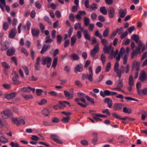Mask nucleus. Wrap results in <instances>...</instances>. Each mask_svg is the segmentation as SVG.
I'll return each mask as SVG.
<instances>
[{
	"mask_svg": "<svg viewBox=\"0 0 147 147\" xmlns=\"http://www.w3.org/2000/svg\"><path fill=\"white\" fill-rule=\"evenodd\" d=\"M11 120L12 122L16 124L17 126H18L19 125V122L17 118H13L11 119Z\"/></svg>",
	"mask_w": 147,
	"mask_h": 147,
	"instance_id": "nucleus-48",
	"label": "nucleus"
},
{
	"mask_svg": "<svg viewBox=\"0 0 147 147\" xmlns=\"http://www.w3.org/2000/svg\"><path fill=\"white\" fill-rule=\"evenodd\" d=\"M13 76L12 78V80L14 82V84L18 85L20 83V82L18 80L19 78L18 74L16 73V72L13 71Z\"/></svg>",
	"mask_w": 147,
	"mask_h": 147,
	"instance_id": "nucleus-10",
	"label": "nucleus"
},
{
	"mask_svg": "<svg viewBox=\"0 0 147 147\" xmlns=\"http://www.w3.org/2000/svg\"><path fill=\"white\" fill-rule=\"evenodd\" d=\"M129 70V66L128 64H127L125 66L123 65H121L120 67L119 71H120V74H118L117 75L119 77V79H120L122 74H123L124 72L125 73L127 74L128 73Z\"/></svg>",
	"mask_w": 147,
	"mask_h": 147,
	"instance_id": "nucleus-1",
	"label": "nucleus"
},
{
	"mask_svg": "<svg viewBox=\"0 0 147 147\" xmlns=\"http://www.w3.org/2000/svg\"><path fill=\"white\" fill-rule=\"evenodd\" d=\"M64 94L65 96L67 98H68L69 99H71L73 97V93H69L68 91H64Z\"/></svg>",
	"mask_w": 147,
	"mask_h": 147,
	"instance_id": "nucleus-28",
	"label": "nucleus"
},
{
	"mask_svg": "<svg viewBox=\"0 0 147 147\" xmlns=\"http://www.w3.org/2000/svg\"><path fill=\"white\" fill-rule=\"evenodd\" d=\"M50 61H52V59L50 57H43L42 58L41 63L43 65H45Z\"/></svg>",
	"mask_w": 147,
	"mask_h": 147,
	"instance_id": "nucleus-16",
	"label": "nucleus"
},
{
	"mask_svg": "<svg viewBox=\"0 0 147 147\" xmlns=\"http://www.w3.org/2000/svg\"><path fill=\"white\" fill-rule=\"evenodd\" d=\"M123 111L125 113H127L128 114L131 113L132 112V111L131 109H127V108L125 107L123 108Z\"/></svg>",
	"mask_w": 147,
	"mask_h": 147,
	"instance_id": "nucleus-37",
	"label": "nucleus"
},
{
	"mask_svg": "<svg viewBox=\"0 0 147 147\" xmlns=\"http://www.w3.org/2000/svg\"><path fill=\"white\" fill-rule=\"evenodd\" d=\"M50 45L45 44L42 49L41 50L40 52L41 54H42L45 53L47 51L48 49L50 48Z\"/></svg>",
	"mask_w": 147,
	"mask_h": 147,
	"instance_id": "nucleus-23",
	"label": "nucleus"
},
{
	"mask_svg": "<svg viewBox=\"0 0 147 147\" xmlns=\"http://www.w3.org/2000/svg\"><path fill=\"white\" fill-rule=\"evenodd\" d=\"M123 86V84L121 80H119V82L117 84V87L115 88L114 89L115 90L121 91L124 93V92L121 89Z\"/></svg>",
	"mask_w": 147,
	"mask_h": 147,
	"instance_id": "nucleus-18",
	"label": "nucleus"
},
{
	"mask_svg": "<svg viewBox=\"0 0 147 147\" xmlns=\"http://www.w3.org/2000/svg\"><path fill=\"white\" fill-rule=\"evenodd\" d=\"M22 96L26 100H27L29 99H32L33 98L31 94H23Z\"/></svg>",
	"mask_w": 147,
	"mask_h": 147,
	"instance_id": "nucleus-42",
	"label": "nucleus"
},
{
	"mask_svg": "<svg viewBox=\"0 0 147 147\" xmlns=\"http://www.w3.org/2000/svg\"><path fill=\"white\" fill-rule=\"evenodd\" d=\"M123 32V29L122 27H120L119 28H117L116 30V32L118 33L119 35L121 34Z\"/></svg>",
	"mask_w": 147,
	"mask_h": 147,
	"instance_id": "nucleus-51",
	"label": "nucleus"
},
{
	"mask_svg": "<svg viewBox=\"0 0 147 147\" xmlns=\"http://www.w3.org/2000/svg\"><path fill=\"white\" fill-rule=\"evenodd\" d=\"M89 74H86V78L90 82L93 81V73L92 69V67L90 66L88 69Z\"/></svg>",
	"mask_w": 147,
	"mask_h": 147,
	"instance_id": "nucleus-8",
	"label": "nucleus"
},
{
	"mask_svg": "<svg viewBox=\"0 0 147 147\" xmlns=\"http://www.w3.org/2000/svg\"><path fill=\"white\" fill-rule=\"evenodd\" d=\"M53 108L55 110L60 109H61V106L59 104L53 106Z\"/></svg>",
	"mask_w": 147,
	"mask_h": 147,
	"instance_id": "nucleus-59",
	"label": "nucleus"
},
{
	"mask_svg": "<svg viewBox=\"0 0 147 147\" xmlns=\"http://www.w3.org/2000/svg\"><path fill=\"white\" fill-rule=\"evenodd\" d=\"M101 60L103 64H104V63L105 61V55L102 54H101L100 56Z\"/></svg>",
	"mask_w": 147,
	"mask_h": 147,
	"instance_id": "nucleus-57",
	"label": "nucleus"
},
{
	"mask_svg": "<svg viewBox=\"0 0 147 147\" xmlns=\"http://www.w3.org/2000/svg\"><path fill=\"white\" fill-rule=\"evenodd\" d=\"M16 51L15 49L13 47L7 50V51L6 54L8 56H11L13 55Z\"/></svg>",
	"mask_w": 147,
	"mask_h": 147,
	"instance_id": "nucleus-19",
	"label": "nucleus"
},
{
	"mask_svg": "<svg viewBox=\"0 0 147 147\" xmlns=\"http://www.w3.org/2000/svg\"><path fill=\"white\" fill-rule=\"evenodd\" d=\"M2 66L5 69H8L10 67V66L5 62H3L1 63Z\"/></svg>",
	"mask_w": 147,
	"mask_h": 147,
	"instance_id": "nucleus-38",
	"label": "nucleus"
},
{
	"mask_svg": "<svg viewBox=\"0 0 147 147\" xmlns=\"http://www.w3.org/2000/svg\"><path fill=\"white\" fill-rule=\"evenodd\" d=\"M119 65V63L117 62H115L114 65V71L116 72L117 75L120 73V71H119L120 69H118Z\"/></svg>",
	"mask_w": 147,
	"mask_h": 147,
	"instance_id": "nucleus-25",
	"label": "nucleus"
},
{
	"mask_svg": "<svg viewBox=\"0 0 147 147\" xmlns=\"http://www.w3.org/2000/svg\"><path fill=\"white\" fill-rule=\"evenodd\" d=\"M123 105L121 103H116L114 105L113 109L114 110H119L122 109V106Z\"/></svg>",
	"mask_w": 147,
	"mask_h": 147,
	"instance_id": "nucleus-20",
	"label": "nucleus"
},
{
	"mask_svg": "<svg viewBox=\"0 0 147 147\" xmlns=\"http://www.w3.org/2000/svg\"><path fill=\"white\" fill-rule=\"evenodd\" d=\"M99 44H97L96 45H94V48L91 50L90 52V55L94 59H96L97 58L95 57V55L99 51Z\"/></svg>",
	"mask_w": 147,
	"mask_h": 147,
	"instance_id": "nucleus-4",
	"label": "nucleus"
},
{
	"mask_svg": "<svg viewBox=\"0 0 147 147\" xmlns=\"http://www.w3.org/2000/svg\"><path fill=\"white\" fill-rule=\"evenodd\" d=\"M84 24L86 26H88L89 24L90 20L89 19L86 17H85L84 18Z\"/></svg>",
	"mask_w": 147,
	"mask_h": 147,
	"instance_id": "nucleus-35",
	"label": "nucleus"
},
{
	"mask_svg": "<svg viewBox=\"0 0 147 147\" xmlns=\"http://www.w3.org/2000/svg\"><path fill=\"white\" fill-rule=\"evenodd\" d=\"M94 35L96 37H99L101 40V42L102 44L104 45V46L107 45L108 43L107 40L105 39H102V36L101 34L99 33L98 30H97L95 32Z\"/></svg>",
	"mask_w": 147,
	"mask_h": 147,
	"instance_id": "nucleus-7",
	"label": "nucleus"
},
{
	"mask_svg": "<svg viewBox=\"0 0 147 147\" xmlns=\"http://www.w3.org/2000/svg\"><path fill=\"white\" fill-rule=\"evenodd\" d=\"M1 115L3 119H7L12 117L13 114L10 110L6 109L1 112Z\"/></svg>",
	"mask_w": 147,
	"mask_h": 147,
	"instance_id": "nucleus-2",
	"label": "nucleus"
},
{
	"mask_svg": "<svg viewBox=\"0 0 147 147\" xmlns=\"http://www.w3.org/2000/svg\"><path fill=\"white\" fill-rule=\"evenodd\" d=\"M104 102L105 103H107L108 105V107L111 108L112 107V100L108 98H105L104 100Z\"/></svg>",
	"mask_w": 147,
	"mask_h": 147,
	"instance_id": "nucleus-26",
	"label": "nucleus"
},
{
	"mask_svg": "<svg viewBox=\"0 0 147 147\" xmlns=\"http://www.w3.org/2000/svg\"><path fill=\"white\" fill-rule=\"evenodd\" d=\"M127 56H128V55H127V54H125L123 56V64H124L125 65L127 63Z\"/></svg>",
	"mask_w": 147,
	"mask_h": 147,
	"instance_id": "nucleus-52",
	"label": "nucleus"
},
{
	"mask_svg": "<svg viewBox=\"0 0 147 147\" xmlns=\"http://www.w3.org/2000/svg\"><path fill=\"white\" fill-rule=\"evenodd\" d=\"M98 5L95 3H93L92 5L89 8L91 11L92 10H95L98 8Z\"/></svg>",
	"mask_w": 147,
	"mask_h": 147,
	"instance_id": "nucleus-31",
	"label": "nucleus"
},
{
	"mask_svg": "<svg viewBox=\"0 0 147 147\" xmlns=\"http://www.w3.org/2000/svg\"><path fill=\"white\" fill-rule=\"evenodd\" d=\"M116 97L117 98L121 99V101L122 102H124V98L127 101H130L131 100L135 101H139V100L138 99L133 98L130 97H124L123 96L122 94H118L117 96H116Z\"/></svg>",
	"mask_w": 147,
	"mask_h": 147,
	"instance_id": "nucleus-5",
	"label": "nucleus"
},
{
	"mask_svg": "<svg viewBox=\"0 0 147 147\" xmlns=\"http://www.w3.org/2000/svg\"><path fill=\"white\" fill-rule=\"evenodd\" d=\"M50 136L51 139L57 143L61 144L63 143L62 141L57 138L59 137L58 135L56 134H51Z\"/></svg>",
	"mask_w": 147,
	"mask_h": 147,
	"instance_id": "nucleus-13",
	"label": "nucleus"
},
{
	"mask_svg": "<svg viewBox=\"0 0 147 147\" xmlns=\"http://www.w3.org/2000/svg\"><path fill=\"white\" fill-rule=\"evenodd\" d=\"M70 44V41L69 39H67L65 40L64 45V47L65 48H66L68 47Z\"/></svg>",
	"mask_w": 147,
	"mask_h": 147,
	"instance_id": "nucleus-54",
	"label": "nucleus"
},
{
	"mask_svg": "<svg viewBox=\"0 0 147 147\" xmlns=\"http://www.w3.org/2000/svg\"><path fill=\"white\" fill-rule=\"evenodd\" d=\"M69 17L70 20L72 22L75 21V17L73 14L70 13L69 15Z\"/></svg>",
	"mask_w": 147,
	"mask_h": 147,
	"instance_id": "nucleus-62",
	"label": "nucleus"
},
{
	"mask_svg": "<svg viewBox=\"0 0 147 147\" xmlns=\"http://www.w3.org/2000/svg\"><path fill=\"white\" fill-rule=\"evenodd\" d=\"M58 59L57 57L54 58L53 62L52 67L55 68L57 64Z\"/></svg>",
	"mask_w": 147,
	"mask_h": 147,
	"instance_id": "nucleus-41",
	"label": "nucleus"
},
{
	"mask_svg": "<svg viewBox=\"0 0 147 147\" xmlns=\"http://www.w3.org/2000/svg\"><path fill=\"white\" fill-rule=\"evenodd\" d=\"M102 68L101 66H98L96 69H95V73L96 74H98L101 70Z\"/></svg>",
	"mask_w": 147,
	"mask_h": 147,
	"instance_id": "nucleus-56",
	"label": "nucleus"
},
{
	"mask_svg": "<svg viewBox=\"0 0 147 147\" xmlns=\"http://www.w3.org/2000/svg\"><path fill=\"white\" fill-rule=\"evenodd\" d=\"M111 63L110 62H109L107 64V65L106 67V71L108 72L109 71L111 68Z\"/></svg>",
	"mask_w": 147,
	"mask_h": 147,
	"instance_id": "nucleus-60",
	"label": "nucleus"
},
{
	"mask_svg": "<svg viewBox=\"0 0 147 147\" xmlns=\"http://www.w3.org/2000/svg\"><path fill=\"white\" fill-rule=\"evenodd\" d=\"M40 61L41 59L40 57H38L36 59V63L34 65V69L36 71L39 70L40 69Z\"/></svg>",
	"mask_w": 147,
	"mask_h": 147,
	"instance_id": "nucleus-9",
	"label": "nucleus"
},
{
	"mask_svg": "<svg viewBox=\"0 0 147 147\" xmlns=\"http://www.w3.org/2000/svg\"><path fill=\"white\" fill-rule=\"evenodd\" d=\"M81 26V24L80 23H76L74 26V29L76 30L78 29V28H80Z\"/></svg>",
	"mask_w": 147,
	"mask_h": 147,
	"instance_id": "nucleus-58",
	"label": "nucleus"
},
{
	"mask_svg": "<svg viewBox=\"0 0 147 147\" xmlns=\"http://www.w3.org/2000/svg\"><path fill=\"white\" fill-rule=\"evenodd\" d=\"M131 38L134 40L136 43H138L139 40V36L137 35L133 34L131 37Z\"/></svg>",
	"mask_w": 147,
	"mask_h": 147,
	"instance_id": "nucleus-36",
	"label": "nucleus"
},
{
	"mask_svg": "<svg viewBox=\"0 0 147 147\" xmlns=\"http://www.w3.org/2000/svg\"><path fill=\"white\" fill-rule=\"evenodd\" d=\"M83 70V66L82 64L77 65L74 67V71L75 73L78 72H81Z\"/></svg>",
	"mask_w": 147,
	"mask_h": 147,
	"instance_id": "nucleus-12",
	"label": "nucleus"
},
{
	"mask_svg": "<svg viewBox=\"0 0 147 147\" xmlns=\"http://www.w3.org/2000/svg\"><path fill=\"white\" fill-rule=\"evenodd\" d=\"M100 10L101 13L103 15H105L107 14V10L105 7L102 6L100 7Z\"/></svg>",
	"mask_w": 147,
	"mask_h": 147,
	"instance_id": "nucleus-29",
	"label": "nucleus"
},
{
	"mask_svg": "<svg viewBox=\"0 0 147 147\" xmlns=\"http://www.w3.org/2000/svg\"><path fill=\"white\" fill-rule=\"evenodd\" d=\"M9 24L7 22H5L3 26V29L4 30H7L9 28Z\"/></svg>",
	"mask_w": 147,
	"mask_h": 147,
	"instance_id": "nucleus-49",
	"label": "nucleus"
},
{
	"mask_svg": "<svg viewBox=\"0 0 147 147\" xmlns=\"http://www.w3.org/2000/svg\"><path fill=\"white\" fill-rule=\"evenodd\" d=\"M109 30L107 28H106L103 31V36L105 37H107L109 35Z\"/></svg>",
	"mask_w": 147,
	"mask_h": 147,
	"instance_id": "nucleus-44",
	"label": "nucleus"
},
{
	"mask_svg": "<svg viewBox=\"0 0 147 147\" xmlns=\"http://www.w3.org/2000/svg\"><path fill=\"white\" fill-rule=\"evenodd\" d=\"M70 57V58H72L74 60H78L79 58L78 55L74 53L71 54Z\"/></svg>",
	"mask_w": 147,
	"mask_h": 147,
	"instance_id": "nucleus-32",
	"label": "nucleus"
},
{
	"mask_svg": "<svg viewBox=\"0 0 147 147\" xmlns=\"http://www.w3.org/2000/svg\"><path fill=\"white\" fill-rule=\"evenodd\" d=\"M111 46H108L107 45H105L104 46L103 50L104 53H109L111 50Z\"/></svg>",
	"mask_w": 147,
	"mask_h": 147,
	"instance_id": "nucleus-27",
	"label": "nucleus"
},
{
	"mask_svg": "<svg viewBox=\"0 0 147 147\" xmlns=\"http://www.w3.org/2000/svg\"><path fill=\"white\" fill-rule=\"evenodd\" d=\"M83 34L85 38L88 40H91V36L88 33V31L87 30H84L83 31Z\"/></svg>",
	"mask_w": 147,
	"mask_h": 147,
	"instance_id": "nucleus-24",
	"label": "nucleus"
},
{
	"mask_svg": "<svg viewBox=\"0 0 147 147\" xmlns=\"http://www.w3.org/2000/svg\"><path fill=\"white\" fill-rule=\"evenodd\" d=\"M16 94V92H14L9 94H5V98L8 100L12 99L15 97Z\"/></svg>",
	"mask_w": 147,
	"mask_h": 147,
	"instance_id": "nucleus-22",
	"label": "nucleus"
},
{
	"mask_svg": "<svg viewBox=\"0 0 147 147\" xmlns=\"http://www.w3.org/2000/svg\"><path fill=\"white\" fill-rule=\"evenodd\" d=\"M118 13L119 18H123L127 14L126 9H120Z\"/></svg>",
	"mask_w": 147,
	"mask_h": 147,
	"instance_id": "nucleus-15",
	"label": "nucleus"
},
{
	"mask_svg": "<svg viewBox=\"0 0 147 147\" xmlns=\"http://www.w3.org/2000/svg\"><path fill=\"white\" fill-rule=\"evenodd\" d=\"M97 15L95 13H92L91 15V18L93 20H95L97 18Z\"/></svg>",
	"mask_w": 147,
	"mask_h": 147,
	"instance_id": "nucleus-64",
	"label": "nucleus"
},
{
	"mask_svg": "<svg viewBox=\"0 0 147 147\" xmlns=\"http://www.w3.org/2000/svg\"><path fill=\"white\" fill-rule=\"evenodd\" d=\"M6 44L4 43V44H2L0 48V50L2 51H3L7 50L8 48Z\"/></svg>",
	"mask_w": 147,
	"mask_h": 147,
	"instance_id": "nucleus-34",
	"label": "nucleus"
},
{
	"mask_svg": "<svg viewBox=\"0 0 147 147\" xmlns=\"http://www.w3.org/2000/svg\"><path fill=\"white\" fill-rule=\"evenodd\" d=\"M30 88V86H28L27 87H24V88H21V91L22 92H30V91H29V89Z\"/></svg>",
	"mask_w": 147,
	"mask_h": 147,
	"instance_id": "nucleus-43",
	"label": "nucleus"
},
{
	"mask_svg": "<svg viewBox=\"0 0 147 147\" xmlns=\"http://www.w3.org/2000/svg\"><path fill=\"white\" fill-rule=\"evenodd\" d=\"M42 112L45 116H47L49 113V111L47 109H45L42 110Z\"/></svg>",
	"mask_w": 147,
	"mask_h": 147,
	"instance_id": "nucleus-40",
	"label": "nucleus"
},
{
	"mask_svg": "<svg viewBox=\"0 0 147 147\" xmlns=\"http://www.w3.org/2000/svg\"><path fill=\"white\" fill-rule=\"evenodd\" d=\"M121 34L120 37L121 39H123L127 36L128 32L127 31H126L124 33H121Z\"/></svg>",
	"mask_w": 147,
	"mask_h": 147,
	"instance_id": "nucleus-53",
	"label": "nucleus"
},
{
	"mask_svg": "<svg viewBox=\"0 0 147 147\" xmlns=\"http://www.w3.org/2000/svg\"><path fill=\"white\" fill-rule=\"evenodd\" d=\"M44 20L47 22L49 24H51V22L49 18V17L47 16H45L44 18Z\"/></svg>",
	"mask_w": 147,
	"mask_h": 147,
	"instance_id": "nucleus-45",
	"label": "nucleus"
},
{
	"mask_svg": "<svg viewBox=\"0 0 147 147\" xmlns=\"http://www.w3.org/2000/svg\"><path fill=\"white\" fill-rule=\"evenodd\" d=\"M76 38L75 37L72 36L71 38V45L72 46H74L75 43H76Z\"/></svg>",
	"mask_w": 147,
	"mask_h": 147,
	"instance_id": "nucleus-46",
	"label": "nucleus"
},
{
	"mask_svg": "<svg viewBox=\"0 0 147 147\" xmlns=\"http://www.w3.org/2000/svg\"><path fill=\"white\" fill-rule=\"evenodd\" d=\"M17 31L16 28H13L10 31L9 35V37L11 39L14 38L16 36Z\"/></svg>",
	"mask_w": 147,
	"mask_h": 147,
	"instance_id": "nucleus-14",
	"label": "nucleus"
},
{
	"mask_svg": "<svg viewBox=\"0 0 147 147\" xmlns=\"http://www.w3.org/2000/svg\"><path fill=\"white\" fill-rule=\"evenodd\" d=\"M69 119V117H63V118L61 119V121L63 123H65L68 122Z\"/></svg>",
	"mask_w": 147,
	"mask_h": 147,
	"instance_id": "nucleus-55",
	"label": "nucleus"
},
{
	"mask_svg": "<svg viewBox=\"0 0 147 147\" xmlns=\"http://www.w3.org/2000/svg\"><path fill=\"white\" fill-rule=\"evenodd\" d=\"M64 70L67 74L70 72V69L69 67L67 65H65L64 67Z\"/></svg>",
	"mask_w": 147,
	"mask_h": 147,
	"instance_id": "nucleus-50",
	"label": "nucleus"
},
{
	"mask_svg": "<svg viewBox=\"0 0 147 147\" xmlns=\"http://www.w3.org/2000/svg\"><path fill=\"white\" fill-rule=\"evenodd\" d=\"M8 140L3 136H0V142L3 143H6L8 142Z\"/></svg>",
	"mask_w": 147,
	"mask_h": 147,
	"instance_id": "nucleus-39",
	"label": "nucleus"
},
{
	"mask_svg": "<svg viewBox=\"0 0 147 147\" xmlns=\"http://www.w3.org/2000/svg\"><path fill=\"white\" fill-rule=\"evenodd\" d=\"M146 78V74L145 71L144 70L142 71L139 77L140 80L141 82H143L145 80Z\"/></svg>",
	"mask_w": 147,
	"mask_h": 147,
	"instance_id": "nucleus-21",
	"label": "nucleus"
},
{
	"mask_svg": "<svg viewBox=\"0 0 147 147\" xmlns=\"http://www.w3.org/2000/svg\"><path fill=\"white\" fill-rule=\"evenodd\" d=\"M40 30L36 28H33L31 29V33L33 37L38 36L40 34Z\"/></svg>",
	"mask_w": 147,
	"mask_h": 147,
	"instance_id": "nucleus-17",
	"label": "nucleus"
},
{
	"mask_svg": "<svg viewBox=\"0 0 147 147\" xmlns=\"http://www.w3.org/2000/svg\"><path fill=\"white\" fill-rule=\"evenodd\" d=\"M94 135L95 136L92 140V143L93 145H95L97 144V142L98 141V138L97 134L94 133Z\"/></svg>",
	"mask_w": 147,
	"mask_h": 147,
	"instance_id": "nucleus-30",
	"label": "nucleus"
},
{
	"mask_svg": "<svg viewBox=\"0 0 147 147\" xmlns=\"http://www.w3.org/2000/svg\"><path fill=\"white\" fill-rule=\"evenodd\" d=\"M118 94L117 92L109 91L108 90H105L104 92L102 91L100 92V95L102 97L104 98L106 96H113L117 95Z\"/></svg>",
	"mask_w": 147,
	"mask_h": 147,
	"instance_id": "nucleus-3",
	"label": "nucleus"
},
{
	"mask_svg": "<svg viewBox=\"0 0 147 147\" xmlns=\"http://www.w3.org/2000/svg\"><path fill=\"white\" fill-rule=\"evenodd\" d=\"M108 12L109 17L110 18H113L114 17L115 11L113 7H109L108 9Z\"/></svg>",
	"mask_w": 147,
	"mask_h": 147,
	"instance_id": "nucleus-11",
	"label": "nucleus"
},
{
	"mask_svg": "<svg viewBox=\"0 0 147 147\" xmlns=\"http://www.w3.org/2000/svg\"><path fill=\"white\" fill-rule=\"evenodd\" d=\"M86 98L87 99V100L90 102L92 104H94V100L93 98H90L88 96H86Z\"/></svg>",
	"mask_w": 147,
	"mask_h": 147,
	"instance_id": "nucleus-47",
	"label": "nucleus"
},
{
	"mask_svg": "<svg viewBox=\"0 0 147 147\" xmlns=\"http://www.w3.org/2000/svg\"><path fill=\"white\" fill-rule=\"evenodd\" d=\"M77 95L78 96L82 98H84V97H86V95L82 92H79L77 93Z\"/></svg>",
	"mask_w": 147,
	"mask_h": 147,
	"instance_id": "nucleus-61",
	"label": "nucleus"
},
{
	"mask_svg": "<svg viewBox=\"0 0 147 147\" xmlns=\"http://www.w3.org/2000/svg\"><path fill=\"white\" fill-rule=\"evenodd\" d=\"M4 7H5L7 12H9L10 11V8L8 5H6L5 0H0V8L3 11H5Z\"/></svg>",
	"mask_w": 147,
	"mask_h": 147,
	"instance_id": "nucleus-6",
	"label": "nucleus"
},
{
	"mask_svg": "<svg viewBox=\"0 0 147 147\" xmlns=\"http://www.w3.org/2000/svg\"><path fill=\"white\" fill-rule=\"evenodd\" d=\"M43 91V90L41 89H36V92L37 96H39L41 94L42 92Z\"/></svg>",
	"mask_w": 147,
	"mask_h": 147,
	"instance_id": "nucleus-63",
	"label": "nucleus"
},
{
	"mask_svg": "<svg viewBox=\"0 0 147 147\" xmlns=\"http://www.w3.org/2000/svg\"><path fill=\"white\" fill-rule=\"evenodd\" d=\"M63 40V38L60 35H58L57 36V44H60Z\"/></svg>",
	"mask_w": 147,
	"mask_h": 147,
	"instance_id": "nucleus-33",
	"label": "nucleus"
}]
</instances>
